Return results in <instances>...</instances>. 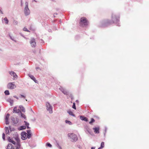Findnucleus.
<instances>
[{"instance_id": "nucleus-46", "label": "nucleus", "mask_w": 149, "mask_h": 149, "mask_svg": "<svg viewBox=\"0 0 149 149\" xmlns=\"http://www.w3.org/2000/svg\"><path fill=\"white\" fill-rule=\"evenodd\" d=\"M17 22L16 21L14 23L15 24H17Z\"/></svg>"}, {"instance_id": "nucleus-22", "label": "nucleus", "mask_w": 149, "mask_h": 149, "mask_svg": "<svg viewBox=\"0 0 149 149\" xmlns=\"http://www.w3.org/2000/svg\"><path fill=\"white\" fill-rule=\"evenodd\" d=\"M6 149H14V148L13 147L12 145L9 143L8 144Z\"/></svg>"}, {"instance_id": "nucleus-56", "label": "nucleus", "mask_w": 149, "mask_h": 149, "mask_svg": "<svg viewBox=\"0 0 149 149\" xmlns=\"http://www.w3.org/2000/svg\"><path fill=\"white\" fill-rule=\"evenodd\" d=\"M2 19H3V18H2V22H3V20Z\"/></svg>"}, {"instance_id": "nucleus-7", "label": "nucleus", "mask_w": 149, "mask_h": 149, "mask_svg": "<svg viewBox=\"0 0 149 149\" xmlns=\"http://www.w3.org/2000/svg\"><path fill=\"white\" fill-rule=\"evenodd\" d=\"M14 83V82L9 83L7 85L8 88L11 89H13L15 88L16 87V86Z\"/></svg>"}, {"instance_id": "nucleus-39", "label": "nucleus", "mask_w": 149, "mask_h": 149, "mask_svg": "<svg viewBox=\"0 0 149 149\" xmlns=\"http://www.w3.org/2000/svg\"><path fill=\"white\" fill-rule=\"evenodd\" d=\"M59 89L62 92L65 90L64 88H62V87H61V88H60Z\"/></svg>"}, {"instance_id": "nucleus-20", "label": "nucleus", "mask_w": 149, "mask_h": 149, "mask_svg": "<svg viewBox=\"0 0 149 149\" xmlns=\"http://www.w3.org/2000/svg\"><path fill=\"white\" fill-rule=\"evenodd\" d=\"M19 108L22 112H24L25 111V109L23 106L20 105L19 106Z\"/></svg>"}, {"instance_id": "nucleus-54", "label": "nucleus", "mask_w": 149, "mask_h": 149, "mask_svg": "<svg viewBox=\"0 0 149 149\" xmlns=\"http://www.w3.org/2000/svg\"><path fill=\"white\" fill-rule=\"evenodd\" d=\"M54 17H55V15H54Z\"/></svg>"}, {"instance_id": "nucleus-35", "label": "nucleus", "mask_w": 149, "mask_h": 149, "mask_svg": "<svg viewBox=\"0 0 149 149\" xmlns=\"http://www.w3.org/2000/svg\"><path fill=\"white\" fill-rule=\"evenodd\" d=\"M72 107L73 109H76V107L75 106V103H73V104L72 105Z\"/></svg>"}, {"instance_id": "nucleus-58", "label": "nucleus", "mask_w": 149, "mask_h": 149, "mask_svg": "<svg viewBox=\"0 0 149 149\" xmlns=\"http://www.w3.org/2000/svg\"><path fill=\"white\" fill-rule=\"evenodd\" d=\"M50 31H51V30H49V32H50Z\"/></svg>"}, {"instance_id": "nucleus-11", "label": "nucleus", "mask_w": 149, "mask_h": 149, "mask_svg": "<svg viewBox=\"0 0 149 149\" xmlns=\"http://www.w3.org/2000/svg\"><path fill=\"white\" fill-rule=\"evenodd\" d=\"M9 74L12 76H13L14 78V79H17V76L16 74L13 71L9 72Z\"/></svg>"}, {"instance_id": "nucleus-43", "label": "nucleus", "mask_w": 149, "mask_h": 149, "mask_svg": "<svg viewBox=\"0 0 149 149\" xmlns=\"http://www.w3.org/2000/svg\"><path fill=\"white\" fill-rule=\"evenodd\" d=\"M36 70H41L40 68L38 67H36Z\"/></svg>"}, {"instance_id": "nucleus-23", "label": "nucleus", "mask_w": 149, "mask_h": 149, "mask_svg": "<svg viewBox=\"0 0 149 149\" xmlns=\"http://www.w3.org/2000/svg\"><path fill=\"white\" fill-rule=\"evenodd\" d=\"M67 112L70 115L74 117L75 116V115L74 114H73V112L72 111H71L69 110L67 111Z\"/></svg>"}, {"instance_id": "nucleus-53", "label": "nucleus", "mask_w": 149, "mask_h": 149, "mask_svg": "<svg viewBox=\"0 0 149 149\" xmlns=\"http://www.w3.org/2000/svg\"><path fill=\"white\" fill-rule=\"evenodd\" d=\"M41 41H43V40H42V39H41Z\"/></svg>"}, {"instance_id": "nucleus-37", "label": "nucleus", "mask_w": 149, "mask_h": 149, "mask_svg": "<svg viewBox=\"0 0 149 149\" xmlns=\"http://www.w3.org/2000/svg\"><path fill=\"white\" fill-rule=\"evenodd\" d=\"M25 7H28V3L26 2L25 3Z\"/></svg>"}, {"instance_id": "nucleus-59", "label": "nucleus", "mask_w": 149, "mask_h": 149, "mask_svg": "<svg viewBox=\"0 0 149 149\" xmlns=\"http://www.w3.org/2000/svg\"><path fill=\"white\" fill-rule=\"evenodd\" d=\"M50 31H51V30H49V32H50Z\"/></svg>"}, {"instance_id": "nucleus-9", "label": "nucleus", "mask_w": 149, "mask_h": 149, "mask_svg": "<svg viewBox=\"0 0 149 149\" xmlns=\"http://www.w3.org/2000/svg\"><path fill=\"white\" fill-rule=\"evenodd\" d=\"M21 138L23 140H24L28 138L27 137V133L25 132H23L21 133Z\"/></svg>"}, {"instance_id": "nucleus-3", "label": "nucleus", "mask_w": 149, "mask_h": 149, "mask_svg": "<svg viewBox=\"0 0 149 149\" xmlns=\"http://www.w3.org/2000/svg\"><path fill=\"white\" fill-rule=\"evenodd\" d=\"M88 21L87 20L86 18L84 17L81 18L79 24L81 26H86L88 25Z\"/></svg>"}, {"instance_id": "nucleus-25", "label": "nucleus", "mask_w": 149, "mask_h": 149, "mask_svg": "<svg viewBox=\"0 0 149 149\" xmlns=\"http://www.w3.org/2000/svg\"><path fill=\"white\" fill-rule=\"evenodd\" d=\"M5 131L6 134H8L9 133V130L8 128V127H5Z\"/></svg>"}, {"instance_id": "nucleus-60", "label": "nucleus", "mask_w": 149, "mask_h": 149, "mask_svg": "<svg viewBox=\"0 0 149 149\" xmlns=\"http://www.w3.org/2000/svg\"><path fill=\"white\" fill-rule=\"evenodd\" d=\"M106 130H107V129H105V131H106Z\"/></svg>"}, {"instance_id": "nucleus-50", "label": "nucleus", "mask_w": 149, "mask_h": 149, "mask_svg": "<svg viewBox=\"0 0 149 149\" xmlns=\"http://www.w3.org/2000/svg\"><path fill=\"white\" fill-rule=\"evenodd\" d=\"M22 0H21V6H22Z\"/></svg>"}, {"instance_id": "nucleus-30", "label": "nucleus", "mask_w": 149, "mask_h": 149, "mask_svg": "<svg viewBox=\"0 0 149 149\" xmlns=\"http://www.w3.org/2000/svg\"><path fill=\"white\" fill-rule=\"evenodd\" d=\"M62 93L66 95H68L69 94L68 92L65 90Z\"/></svg>"}, {"instance_id": "nucleus-4", "label": "nucleus", "mask_w": 149, "mask_h": 149, "mask_svg": "<svg viewBox=\"0 0 149 149\" xmlns=\"http://www.w3.org/2000/svg\"><path fill=\"white\" fill-rule=\"evenodd\" d=\"M68 136L70 138V141L72 142H75L78 140L77 136L74 134H68Z\"/></svg>"}, {"instance_id": "nucleus-32", "label": "nucleus", "mask_w": 149, "mask_h": 149, "mask_svg": "<svg viewBox=\"0 0 149 149\" xmlns=\"http://www.w3.org/2000/svg\"><path fill=\"white\" fill-rule=\"evenodd\" d=\"M65 122L66 123H68L70 125H71L72 124V123L70 121L68 120H65Z\"/></svg>"}, {"instance_id": "nucleus-15", "label": "nucleus", "mask_w": 149, "mask_h": 149, "mask_svg": "<svg viewBox=\"0 0 149 149\" xmlns=\"http://www.w3.org/2000/svg\"><path fill=\"white\" fill-rule=\"evenodd\" d=\"M28 75L29 77L33 80L35 83H37V81L36 80L35 77L32 75L31 74H29Z\"/></svg>"}, {"instance_id": "nucleus-17", "label": "nucleus", "mask_w": 149, "mask_h": 149, "mask_svg": "<svg viewBox=\"0 0 149 149\" xmlns=\"http://www.w3.org/2000/svg\"><path fill=\"white\" fill-rule=\"evenodd\" d=\"M26 129V126L25 125H23L20 126L18 128V130H21L25 129Z\"/></svg>"}, {"instance_id": "nucleus-57", "label": "nucleus", "mask_w": 149, "mask_h": 149, "mask_svg": "<svg viewBox=\"0 0 149 149\" xmlns=\"http://www.w3.org/2000/svg\"><path fill=\"white\" fill-rule=\"evenodd\" d=\"M50 31H51V30H49V32H50Z\"/></svg>"}, {"instance_id": "nucleus-1", "label": "nucleus", "mask_w": 149, "mask_h": 149, "mask_svg": "<svg viewBox=\"0 0 149 149\" xmlns=\"http://www.w3.org/2000/svg\"><path fill=\"white\" fill-rule=\"evenodd\" d=\"M112 21L109 20L107 19L103 22V23L104 24H103L102 26V27L107 26L111 24L112 23L117 24L119 21V17L118 16H116V15L113 14H112Z\"/></svg>"}, {"instance_id": "nucleus-8", "label": "nucleus", "mask_w": 149, "mask_h": 149, "mask_svg": "<svg viewBox=\"0 0 149 149\" xmlns=\"http://www.w3.org/2000/svg\"><path fill=\"white\" fill-rule=\"evenodd\" d=\"M24 12L25 16L29 15L30 13V11L28 7H25Z\"/></svg>"}, {"instance_id": "nucleus-40", "label": "nucleus", "mask_w": 149, "mask_h": 149, "mask_svg": "<svg viewBox=\"0 0 149 149\" xmlns=\"http://www.w3.org/2000/svg\"><path fill=\"white\" fill-rule=\"evenodd\" d=\"M22 97H23L24 98H25V96H24V95H22L21 94L20 95V96L19 97V98H22Z\"/></svg>"}, {"instance_id": "nucleus-16", "label": "nucleus", "mask_w": 149, "mask_h": 149, "mask_svg": "<svg viewBox=\"0 0 149 149\" xmlns=\"http://www.w3.org/2000/svg\"><path fill=\"white\" fill-rule=\"evenodd\" d=\"M93 130H94V132L95 133L98 134L99 133V128L98 127H95L93 128Z\"/></svg>"}, {"instance_id": "nucleus-10", "label": "nucleus", "mask_w": 149, "mask_h": 149, "mask_svg": "<svg viewBox=\"0 0 149 149\" xmlns=\"http://www.w3.org/2000/svg\"><path fill=\"white\" fill-rule=\"evenodd\" d=\"M11 120L13 121V123L14 124H17L18 122L19 119L17 118H15L12 117L11 118Z\"/></svg>"}, {"instance_id": "nucleus-28", "label": "nucleus", "mask_w": 149, "mask_h": 149, "mask_svg": "<svg viewBox=\"0 0 149 149\" xmlns=\"http://www.w3.org/2000/svg\"><path fill=\"white\" fill-rule=\"evenodd\" d=\"M4 93L6 95H8L10 94L9 91L8 90H6L5 91Z\"/></svg>"}, {"instance_id": "nucleus-42", "label": "nucleus", "mask_w": 149, "mask_h": 149, "mask_svg": "<svg viewBox=\"0 0 149 149\" xmlns=\"http://www.w3.org/2000/svg\"><path fill=\"white\" fill-rule=\"evenodd\" d=\"M8 120H6V125H8L9 124V122L8 121Z\"/></svg>"}, {"instance_id": "nucleus-41", "label": "nucleus", "mask_w": 149, "mask_h": 149, "mask_svg": "<svg viewBox=\"0 0 149 149\" xmlns=\"http://www.w3.org/2000/svg\"><path fill=\"white\" fill-rule=\"evenodd\" d=\"M57 146L59 149H61V147L60 146L58 143H57Z\"/></svg>"}, {"instance_id": "nucleus-26", "label": "nucleus", "mask_w": 149, "mask_h": 149, "mask_svg": "<svg viewBox=\"0 0 149 149\" xmlns=\"http://www.w3.org/2000/svg\"><path fill=\"white\" fill-rule=\"evenodd\" d=\"M3 20L5 22V23L6 24H8L9 21H8V19H7V18L6 17H5L4 19Z\"/></svg>"}, {"instance_id": "nucleus-18", "label": "nucleus", "mask_w": 149, "mask_h": 149, "mask_svg": "<svg viewBox=\"0 0 149 149\" xmlns=\"http://www.w3.org/2000/svg\"><path fill=\"white\" fill-rule=\"evenodd\" d=\"M24 123H25V126H26V127L27 129H30V127L29 126V123L25 121H24Z\"/></svg>"}, {"instance_id": "nucleus-6", "label": "nucleus", "mask_w": 149, "mask_h": 149, "mask_svg": "<svg viewBox=\"0 0 149 149\" xmlns=\"http://www.w3.org/2000/svg\"><path fill=\"white\" fill-rule=\"evenodd\" d=\"M29 42L32 47L34 48L36 47V42L34 38H31Z\"/></svg>"}, {"instance_id": "nucleus-36", "label": "nucleus", "mask_w": 149, "mask_h": 149, "mask_svg": "<svg viewBox=\"0 0 149 149\" xmlns=\"http://www.w3.org/2000/svg\"><path fill=\"white\" fill-rule=\"evenodd\" d=\"M23 30L24 31H27V32H30L29 30H28L26 28H24L23 29Z\"/></svg>"}, {"instance_id": "nucleus-61", "label": "nucleus", "mask_w": 149, "mask_h": 149, "mask_svg": "<svg viewBox=\"0 0 149 149\" xmlns=\"http://www.w3.org/2000/svg\"><path fill=\"white\" fill-rule=\"evenodd\" d=\"M21 35L22 36H23V35H22L21 34Z\"/></svg>"}, {"instance_id": "nucleus-51", "label": "nucleus", "mask_w": 149, "mask_h": 149, "mask_svg": "<svg viewBox=\"0 0 149 149\" xmlns=\"http://www.w3.org/2000/svg\"><path fill=\"white\" fill-rule=\"evenodd\" d=\"M59 22H61V20H59Z\"/></svg>"}, {"instance_id": "nucleus-45", "label": "nucleus", "mask_w": 149, "mask_h": 149, "mask_svg": "<svg viewBox=\"0 0 149 149\" xmlns=\"http://www.w3.org/2000/svg\"><path fill=\"white\" fill-rule=\"evenodd\" d=\"M9 127L10 130V131H12L13 130L12 129H11V127L10 126H9Z\"/></svg>"}, {"instance_id": "nucleus-55", "label": "nucleus", "mask_w": 149, "mask_h": 149, "mask_svg": "<svg viewBox=\"0 0 149 149\" xmlns=\"http://www.w3.org/2000/svg\"><path fill=\"white\" fill-rule=\"evenodd\" d=\"M76 101L77 102H78V100H77Z\"/></svg>"}, {"instance_id": "nucleus-19", "label": "nucleus", "mask_w": 149, "mask_h": 149, "mask_svg": "<svg viewBox=\"0 0 149 149\" xmlns=\"http://www.w3.org/2000/svg\"><path fill=\"white\" fill-rule=\"evenodd\" d=\"M9 102L11 106H12L13 103V99L10 98H8L7 100Z\"/></svg>"}, {"instance_id": "nucleus-47", "label": "nucleus", "mask_w": 149, "mask_h": 149, "mask_svg": "<svg viewBox=\"0 0 149 149\" xmlns=\"http://www.w3.org/2000/svg\"><path fill=\"white\" fill-rule=\"evenodd\" d=\"M0 13L1 14H3V12L2 11V10H1V9H0Z\"/></svg>"}, {"instance_id": "nucleus-48", "label": "nucleus", "mask_w": 149, "mask_h": 149, "mask_svg": "<svg viewBox=\"0 0 149 149\" xmlns=\"http://www.w3.org/2000/svg\"><path fill=\"white\" fill-rule=\"evenodd\" d=\"M95 147H92L91 148V149H95Z\"/></svg>"}, {"instance_id": "nucleus-24", "label": "nucleus", "mask_w": 149, "mask_h": 149, "mask_svg": "<svg viewBox=\"0 0 149 149\" xmlns=\"http://www.w3.org/2000/svg\"><path fill=\"white\" fill-rule=\"evenodd\" d=\"M104 147V142H102L101 143L100 147L98 149H102Z\"/></svg>"}, {"instance_id": "nucleus-33", "label": "nucleus", "mask_w": 149, "mask_h": 149, "mask_svg": "<svg viewBox=\"0 0 149 149\" xmlns=\"http://www.w3.org/2000/svg\"><path fill=\"white\" fill-rule=\"evenodd\" d=\"M10 116V114L9 113H7L6 116L5 120H8V118Z\"/></svg>"}, {"instance_id": "nucleus-52", "label": "nucleus", "mask_w": 149, "mask_h": 149, "mask_svg": "<svg viewBox=\"0 0 149 149\" xmlns=\"http://www.w3.org/2000/svg\"><path fill=\"white\" fill-rule=\"evenodd\" d=\"M57 13H54V15H57Z\"/></svg>"}, {"instance_id": "nucleus-31", "label": "nucleus", "mask_w": 149, "mask_h": 149, "mask_svg": "<svg viewBox=\"0 0 149 149\" xmlns=\"http://www.w3.org/2000/svg\"><path fill=\"white\" fill-rule=\"evenodd\" d=\"M21 116L22 117L24 118L25 120L26 119V117L24 114H23L22 113H21Z\"/></svg>"}, {"instance_id": "nucleus-38", "label": "nucleus", "mask_w": 149, "mask_h": 149, "mask_svg": "<svg viewBox=\"0 0 149 149\" xmlns=\"http://www.w3.org/2000/svg\"><path fill=\"white\" fill-rule=\"evenodd\" d=\"M2 138L3 140H5V134L4 133H3L2 134Z\"/></svg>"}, {"instance_id": "nucleus-27", "label": "nucleus", "mask_w": 149, "mask_h": 149, "mask_svg": "<svg viewBox=\"0 0 149 149\" xmlns=\"http://www.w3.org/2000/svg\"><path fill=\"white\" fill-rule=\"evenodd\" d=\"M95 120L93 118H91V121L89 122V123L90 124L92 125L93 123L94 122Z\"/></svg>"}, {"instance_id": "nucleus-13", "label": "nucleus", "mask_w": 149, "mask_h": 149, "mask_svg": "<svg viewBox=\"0 0 149 149\" xmlns=\"http://www.w3.org/2000/svg\"><path fill=\"white\" fill-rule=\"evenodd\" d=\"M85 130L86 133L88 132L90 134L92 135V133L90 129L88 126H86L85 127Z\"/></svg>"}, {"instance_id": "nucleus-34", "label": "nucleus", "mask_w": 149, "mask_h": 149, "mask_svg": "<svg viewBox=\"0 0 149 149\" xmlns=\"http://www.w3.org/2000/svg\"><path fill=\"white\" fill-rule=\"evenodd\" d=\"M46 146L49 147L50 148L52 147V145L51 144L49 143H47L46 144Z\"/></svg>"}, {"instance_id": "nucleus-2", "label": "nucleus", "mask_w": 149, "mask_h": 149, "mask_svg": "<svg viewBox=\"0 0 149 149\" xmlns=\"http://www.w3.org/2000/svg\"><path fill=\"white\" fill-rule=\"evenodd\" d=\"M16 137H15V139L17 141V143L16 144L15 147H16V149H19L21 145L20 143V141L19 139L18 135H16ZM8 141L9 142L12 143L13 144L15 145V142L12 140L10 137H9L8 139Z\"/></svg>"}, {"instance_id": "nucleus-14", "label": "nucleus", "mask_w": 149, "mask_h": 149, "mask_svg": "<svg viewBox=\"0 0 149 149\" xmlns=\"http://www.w3.org/2000/svg\"><path fill=\"white\" fill-rule=\"evenodd\" d=\"M80 119L82 120H84L86 122H87L88 121V118L83 116H80Z\"/></svg>"}, {"instance_id": "nucleus-21", "label": "nucleus", "mask_w": 149, "mask_h": 149, "mask_svg": "<svg viewBox=\"0 0 149 149\" xmlns=\"http://www.w3.org/2000/svg\"><path fill=\"white\" fill-rule=\"evenodd\" d=\"M13 112H15L16 113H18L19 112H21L19 109H18L17 110V109L16 107H14Z\"/></svg>"}, {"instance_id": "nucleus-44", "label": "nucleus", "mask_w": 149, "mask_h": 149, "mask_svg": "<svg viewBox=\"0 0 149 149\" xmlns=\"http://www.w3.org/2000/svg\"><path fill=\"white\" fill-rule=\"evenodd\" d=\"M13 97L15 98H16L18 100L19 98L17 97L16 95H14L13 96Z\"/></svg>"}, {"instance_id": "nucleus-49", "label": "nucleus", "mask_w": 149, "mask_h": 149, "mask_svg": "<svg viewBox=\"0 0 149 149\" xmlns=\"http://www.w3.org/2000/svg\"><path fill=\"white\" fill-rule=\"evenodd\" d=\"M33 1H34L35 2H37V1L36 0H33Z\"/></svg>"}, {"instance_id": "nucleus-29", "label": "nucleus", "mask_w": 149, "mask_h": 149, "mask_svg": "<svg viewBox=\"0 0 149 149\" xmlns=\"http://www.w3.org/2000/svg\"><path fill=\"white\" fill-rule=\"evenodd\" d=\"M9 36L10 38L12 40L14 41L15 42H16V40H15L14 39H15V38L14 37H12L10 35H9Z\"/></svg>"}, {"instance_id": "nucleus-5", "label": "nucleus", "mask_w": 149, "mask_h": 149, "mask_svg": "<svg viewBox=\"0 0 149 149\" xmlns=\"http://www.w3.org/2000/svg\"><path fill=\"white\" fill-rule=\"evenodd\" d=\"M46 106L47 110L49 111L50 113H52V107L51 105L48 102L46 103Z\"/></svg>"}, {"instance_id": "nucleus-12", "label": "nucleus", "mask_w": 149, "mask_h": 149, "mask_svg": "<svg viewBox=\"0 0 149 149\" xmlns=\"http://www.w3.org/2000/svg\"><path fill=\"white\" fill-rule=\"evenodd\" d=\"M27 133V137L28 139H30L31 136L32 134L31 132V130H27L26 131Z\"/></svg>"}, {"instance_id": "nucleus-62", "label": "nucleus", "mask_w": 149, "mask_h": 149, "mask_svg": "<svg viewBox=\"0 0 149 149\" xmlns=\"http://www.w3.org/2000/svg\"><path fill=\"white\" fill-rule=\"evenodd\" d=\"M26 101H27V100L26 99Z\"/></svg>"}]
</instances>
